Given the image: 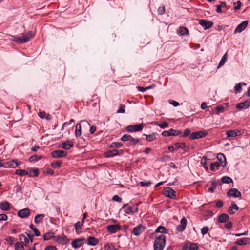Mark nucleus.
I'll return each instance as SVG.
<instances>
[{
  "label": "nucleus",
  "mask_w": 250,
  "mask_h": 250,
  "mask_svg": "<svg viewBox=\"0 0 250 250\" xmlns=\"http://www.w3.org/2000/svg\"><path fill=\"white\" fill-rule=\"evenodd\" d=\"M221 165V163H219V162H215L212 163L210 166V169L211 171H214L215 169H218L219 167H220V165Z\"/></svg>",
  "instance_id": "nucleus-32"
},
{
  "label": "nucleus",
  "mask_w": 250,
  "mask_h": 250,
  "mask_svg": "<svg viewBox=\"0 0 250 250\" xmlns=\"http://www.w3.org/2000/svg\"><path fill=\"white\" fill-rule=\"evenodd\" d=\"M163 194L165 196L170 198L172 199H175L176 197V192L171 188L167 187L163 189Z\"/></svg>",
  "instance_id": "nucleus-3"
},
{
  "label": "nucleus",
  "mask_w": 250,
  "mask_h": 250,
  "mask_svg": "<svg viewBox=\"0 0 250 250\" xmlns=\"http://www.w3.org/2000/svg\"><path fill=\"white\" fill-rule=\"evenodd\" d=\"M168 233V230L164 226H160L155 230V232L152 233L151 235L153 236L155 233Z\"/></svg>",
  "instance_id": "nucleus-21"
},
{
  "label": "nucleus",
  "mask_w": 250,
  "mask_h": 250,
  "mask_svg": "<svg viewBox=\"0 0 250 250\" xmlns=\"http://www.w3.org/2000/svg\"><path fill=\"white\" fill-rule=\"evenodd\" d=\"M250 106V99L246 101L238 103L235 107L239 110L246 109Z\"/></svg>",
  "instance_id": "nucleus-7"
},
{
  "label": "nucleus",
  "mask_w": 250,
  "mask_h": 250,
  "mask_svg": "<svg viewBox=\"0 0 250 250\" xmlns=\"http://www.w3.org/2000/svg\"><path fill=\"white\" fill-rule=\"evenodd\" d=\"M174 146L176 149L182 148L185 151H187V146L185 143H175L174 144Z\"/></svg>",
  "instance_id": "nucleus-27"
},
{
  "label": "nucleus",
  "mask_w": 250,
  "mask_h": 250,
  "mask_svg": "<svg viewBox=\"0 0 250 250\" xmlns=\"http://www.w3.org/2000/svg\"><path fill=\"white\" fill-rule=\"evenodd\" d=\"M20 163H18V160L17 159H14L11 161H9L6 162L5 166L6 167L15 168L17 167Z\"/></svg>",
  "instance_id": "nucleus-20"
},
{
  "label": "nucleus",
  "mask_w": 250,
  "mask_h": 250,
  "mask_svg": "<svg viewBox=\"0 0 250 250\" xmlns=\"http://www.w3.org/2000/svg\"><path fill=\"white\" fill-rule=\"evenodd\" d=\"M152 87H153V86H147V87H141V86H138L137 88H138V90L139 91L144 92V91H145L146 90L151 89Z\"/></svg>",
  "instance_id": "nucleus-54"
},
{
  "label": "nucleus",
  "mask_w": 250,
  "mask_h": 250,
  "mask_svg": "<svg viewBox=\"0 0 250 250\" xmlns=\"http://www.w3.org/2000/svg\"><path fill=\"white\" fill-rule=\"evenodd\" d=\"M105 250H117L112 243H107L104 246Z\"/></svg>",
  "instance_id": "nucleus-42"
},
{
  "label": "nucleus",
  "mask_w": 250,
  "mask_h": 250,
  "mask_svg": "<svg viewBox=\"0 0 250 250\" xmlns=\"http://www.w3.org/2000/svg\"><path fill=\"white\" fill-rule=\"evenodd\" d=\"M152 183L150 181L146 182V181H142L140 183V184L141 186H147L149 187Z\"/></svg>",
  "instance_id": "nucleus-58"
},
{
  "label": "nucleus",
  "mask_w": 250,
  "mask_h": 250,
  "mask_svg": "<svg viewBox=\"0 0 250 250\" xmlns=\"http://www.w3.org/2000/svg\"><path fill=\"white\" fill-rule=\"evenodd\" d=\"M45 217V215L42 214H38L36 215L34 219V221L36 224H39L42 223L43 221V218Z\"/></svg>",
  "instance_id": "nucleus-31"
},
{
  "label": "nucleus",
  "mask_w": 250,
  "mask_h": 250,
  "mask_svg": "<svg viewBox=\"0 0 250 250\" xmlns=\"http://www.w3.org/2000/svg\"><path fill=\"white\" fill-rule=\"evenodd\" d=\"M67 154L66 151L62 150H57L51 152V156L53 158H62L66 157Z\"/></svg>",
  "instance_id": "nucleus-9"
},
{
  "label": "nucleus",
  "mask_w": 250,
  "mask_h": 250,
  "mask_svg": "<svg viewBox=\"0 0 250 250\" xmlns=\"http://www.w3.org/2000/svg\"><path fill=\"white\" fill-rule=\"evenodd\" d=\"M145 229V228L141 224L135 227L132 232V233L136 236L139 235Z\"/></svg>",
  "instance_id": "nucleus-15"
},
{
  "label": "nucleus",
  "mask_w": 250,
  "mask_h": 250,
  "mask_svg": "<svg viewBox=\"0 0 250 250\" xmlns=\"http://www.w3.org/2000/svg\"><path fill=\"white\" fill-rule=\"evenodd\" d=\"M84 240V239H82V238L76 239L74 240L71 243L72 247L75 249L81 247L83 244V241Z\"/></svg>",
  "instance_id": "nucleus-18"
},
{
  "label": "nucleus",
  "mask_w": 250,
  "mask_h": 250,
  "mask_svg": "<svg viewBox=\"0 0 250 250\" xmlns=\"http://www.w3.org/2000/svg\"><path fill=\"white\" fill-rule=\"evenodd\" d=\"M234 209V202H232L231 206L229 208L228 213L230 214H233L234 213L233 212Z\"/></svg>",
  "instance_id": "nucleus-51"
},
{
  "label": "nucleus",
  "mask_w": 250,
  "mask_h": 250,
  "mask_svg": "<svg viewBox=\"0 0 250 250\" xmlns=\"http://www.w3.org/2000/svg\"><path fill=\"white\" fill-rule=\"evenodd\" d=\"M249 23L248 21H243L242 23L237 25L235 28V33H241L244 31L248 26Z\"/></svg>",
  "instance_id": "nucleus-13"
},
{
  "label": "nucleus",
  "mask_w": 250,
  "mask_h": 250,
  "mask_svg": "<svg viewBox=\"0 0 250 250\" xmlns=\"http://www.w3.org/2000/svg\"><path fill=\"white\" fill-rule=\"evenodd\" d=\"M15 249L16 250H23V245L21 242H17L15 244Z\"/></svg>",
  "instance_id": "nucleus-47"
},
{
  "label": "nucleus",
  "mask_w": 250,
  "mask_h": 250,
  "mask_svg": "<svg viewBox=\"0 0 250 250\" xmlns=\"http://www.w3.org/2000/svg\"><path fill=\"white\" fill-rule=\"evenodd\" d=\"M54 233L53 232H47L43 236L44 240H48L53 238L54 239Z\"/></svg>",
  "instance_id": "nucleus-36"
},
{
  "label": "nucleus",
  "mask_w": 250,
  "mask_h": 250,
  "mask_svg": "<svg viewBox=\"0 0 250 250\" xmlns=\"http://www.w3.org/2000/svg\"><path fill=\"white\" fill-rule=\"evenodd\" d=\"M225 227L227 229H230L232 227V223L231 222H228L225 224Z\"/></svg>",
  "instance_id": "nucleus-63"
},
{
  "label": "nucleus",
  "mask_w": 250,
  "mask_h": 250,
  "mask_svg": "<svg viewBox=\"0 0 250 250\" xmlns=\"http://www.w3.org/2000/svg\"><path fill=\"white\" fill-rule=\"evenodd\" d=\"M209 230L208 227L207 226L204 227L201 229V233L203 235L206 234Z\"/></svg>",
  "instance_id": "nucleus-56"
},
{
  "label": "nucleus",
  "mask_w": 250,
  "mask_h": 250,
  "mask_svg": "<svg viewBox=\"0 0 250 250\" xmlns=\"http://www.w3.org/2000/svg\"><path fill=\"white\" fill-rule=\"evenodd\" d=\"M229 220V216L227 214H221L218 217V221L219 223H224Z\"/></svg>",
  "instance_id": "nucleus-24"
},
{
  "label": "nucleus",
  "mask_w": 250,
  "mask_h": 250,
  "mask_svg": "<svg viewBox=\"0 0 250 250\" xmlns=\"http://www.w3.org/2000/svg\"><path fill=\"white\" fill-rule=\"evenodd\" d=\"M157 125L162 128H165L168 126V124L167 122H164L163 123L158 124L157 123Z\"/></svg>",
  "instance_id": "nucleus-61"
},
{
  "label": "nucleus",
  "mask_w": 250,
  "mask_h": 250,
  "mask_svg": "<svg viewBox=\"0 0 250 250\" xmlns=\"http://www.w3.org/2000/svg\"><path fill=\"white\" fill-rule=\"evenodd\" d=\"M62 164V161H57L51 163V167L53 168H57L60 167Z\"/></svg>",
  "instance_id": "nucleus-37"
},
{
  "label": "nucleus",
  "mask_w": 250,
  "mask_h": 250,
  "mask_svg": "<svg viewBox=\"0 0 250 250\" xmlns=\"http://www.w3.org/2000/svg\"><path fill=\"white\" fill-rule=\"evenodd\" d=\"M227 196L229 197H234V188L230 189L227 192Z\"/></svg>",
  "instance_id": "nucleus-57"
},
{
  "label": "nucleus",
  "mask_w": 250,
  "mask_h": 250,
  "mask_svg": "<svg viewBox=\"0 0 250 250\" xmlns=\"http://www.w3.org/2000/svg\"><path fill=\"white\" fill-rule=\"evenodd\" d=\"M190 133V130L189 129L187 128L186 130H185L183 134L182 133L180 136L182 137H186L188 136H190V135L191 134Z\"/></svg>",
  "instance_id": "nucleus-50"
},
{
  "label": "nucleus",
  "mask_w": 250,
  "mask_h": 250,
  "mask_svg": "<svg viewBox=\"0 0 250 250\" xmlns=\"http://www.w3.org/2000/svg\"><path fill=\"white\" fill-rule=\"evenodd\" d=\"M75 136L76 137H78L81 135V124L80 123H78L76 125V130H75Z\"/></svg>",
  "instance_id": "nucleus-34"
},
{
  "label": "nucleus",
  "mask_w": 250,
  "mask_h": 250,
  "mask_svg": "<svg viewBox=\"0 0 250 250\" xmlns=\"http://www.w3.org/2000/svg\"><path fill=\"white\" fill-rule=\"evenodd\" d=\"M138 208L137 204L132 207H128L126 208L125 210V213H126L127 214H129L130 213H135V212H138Z\"/></svg>",
  "instance_id": "nucleus-23"
},
{
  "label": "nucleus",
  "mask_w": 250,
  "mask_h": 250,
  "mask_svg": "<svg viewBox=\"0 0 250 250\" xmlns=\"http://www.w3.org/2000/svg\"><path fill=\"white\" fill-rule=\"evenodd\" d=\"M83 225L82 223H81V222H77L75 224V229H76V231L77 233H79V231L81 229H82V226Z\"/></svg>",
  "instance_id": "nucleus-48"
},
{
  "label": "nucleus",
  "mask_w": 250,
  "mask_h": 250,
  "mask_svg": "<svg viewBox=\"0 0 250 250\" xmlns=\"http://www.w3.org/2000/svg\"><path fill=\"white\" fill-rule=\"evenodd\" d=\"M45 250H57L55 246H47L46 247Z\"/></svg>",
  "instance_id": "nucleus-64"
},
{
  "label": "nucleus",
  "mask_w": 250,
  "mask_h": 250,
  "mask_svg": "<svg viewBox=\"0 0 250 250\" xmlns=\"http://www.w3.org/2000/svg\"><path fill=\"white\" fill-rule=\"evenodd\" d=\"M30 213L29 208H25L24 209L19 210L18 212V216L21 218H24L28 217Z\"/></svg>",
  "instance_id": "nucleus-12"
},
{
  "label": "nucleus",
  "mask_w": 250,
  "mask_h": 250,
  "mask_svg": "<svg viewBox=\"0 0 250 250\" xmlns=\"http://www.w3.org/2000/svg\"><path fill=\"white\" fill-rule=\"evenodd\" d=\"M144 127V124L143 123L138 124V125H131L127 126L125 130L126 131L128 132H137V131H141L143 130V128Z\"/></svg>",
  "instance_id": "nucleus-4"
},
{
  "label": "nucleus",
  "mask_w": 250,
  "mask_h": 250,
  "mask_svg": "<svg viewBox=\"0 0 250 250\" xmlns=\"http://www.w3.org/2000/svg\"><path fill=\"white\" fill-rule=\"evenodd\" d=\"M215 110L217 114H219L220 112H223L224 107L222 106H218L215 108Z\"/></svg>",
  "instance_id": "nucleus-59"
},
{
  "label": "nucleus",
  "mask_w": 250,
  "mask_h": 250,
  "mask_svg": "<svg viewBox=\"0 0 250 250\" xmlns=\"http://www.w3.org/2000/svg\"><path fill=\"white\" fill-rule=\"evenodd\" d=\"M8 219L7 216L5 214H0V221H6Z\"/></svg>",
  "instance_id": "nucleus-62"
},
{
  "label": "nucleus",
  "mask_w": 250,
  "mask_h": 250,
  "mask_svg": "<svg viewBox=\"0 0 250 250\" xmlns=\"http://www.w3.org/2000/svg\"><path fill=\"white\" fill-rule=\"evenodd\" d=\"M249 239L248 238H243L240 239H237L235 241V244L239 245H244L249 243Z\"/></svg>",
  "instance_id": "nucleus-25"
},
{
  "label": "nucleus",
  "mask_w": 250,
  "mask_h": 250,
  "mask_svg": "<svg viewBox=\"0 0 250 250\" xmlns=\"http://www.w3.org/2000/svg\"><path fill=\"white\" fill-rule=\"evenodd\" d=\"M170 135L171 136H180L182 134V132L180 130H175L174 129H170Z\"/></svg>",
  "instance_id": "nucleus-38"
},
{
  "label": "nucleus",
  "mask_w": 250,
  "mask_h": 250,
  "mask_svg": "<svg viewBox=\"0 0 250 250\" xmlns=\"http://www.w3.org/2000/svg\"><path fill=\"white\" fill-rule=\"evenodd\" d=\"M19 239L21 241V243H23H23L24 244V245L26 246V247H28L29 246V239L28 238H27L23 234H21L19 235Z\"/></svg>",
  "instance_id": "nucleus-30"
},
{
  "label": "nucleus",
  "mask_w": 250,
  "mask_h": 250,
  "mask_svg": "<svg viewBox=\"0 0 250 250\" xmlns=\"http://www.w3.org/2000/svg\"><path fill=\"white\" fill-rule=\"evenodd\" d=\"M242 85H246V83H239L235 85V91L240 92L242 90Z\"/></svg>",
  "instance_id": "nucleus-49"
},
{
  "label": "nucleus",
  "mask_w": 250,
  "mask_h": 250,
  "mask_svg": "<svg viewBox=\"0 0 250 250\" xmlns=\"http://www.w3.org/2000/svg\"><path fill=\"white\" fill-rule=\"evenodd\" d=\"M146 137V140L148 142H151L156 139V133H153L151 134L146 135L144 134Z\"/></svg>",
  "instance_id": "nucleus-35"
},
{
  "label": "nucleus",
  "mask_w": 250,
  "mask_h": 250,
  "mask_svg": "<svg viewBox=\"0 0 250 250\" xmlns=\"http://www.w3.org/2000/svg\"><path fill=\"white\" fill-rule=\"evenodd\" d=\"M34 36L35 32L32 31H30L23 36L16 37L15 36H11V40L18 43L22 44L29 41L34 37Z\"/></svg>",
  "instance_id": "nucleus-1"
},
{
  "label": "nucleus",
  "mask_w": 250,
  "mask_h": 250,
  "mask_svg": "<svg viewBox=\"0 0 250 250\" xmlns=\"http://www.w3.org/2000/svg\"><path fill=\"white\" fill-rule=\"evenodd\" d=\"M15 173L20 176L27 175V174H28L27 170L23 169H17L15 171Z\"/></svg>",
  "instance_id": "nucleus-39"
},
{
  "label": "nucleus",
  "mask_w": 250,
  "mask_h": 250,
  "mask_svg": "<svg viewBox=\"0 0 250 250\" xmlns=\"http://www.w3.org/2000/svg\"><path fill=\"white\" fill-rule=\"evenodd\" d=\"M217 158L219 161V163H221V165L223 167H225L226 163V158L225 155L222 153H219L217 155Z\"/></svg>",
  "instance_id": "nucleus-28"
},
{
  "label": "nucleus",
  "mask_w": 250,
  "mask_h": 250,
  "mask_svg": "<svg viewBox=\"0 0 250 250\" xmlns=\"http://www.w3.org/2000/svg\"><path fill=\"white\" fill-rule=\"evenodd\" d=\"M119 154L118 150L117 149H114L112 150H108L107 152L104 153V155L105 157L108 158L110 157H113L117 156Z\"/></svg>",
  "instance_id": "nucleus-19"
},
{
  "label": "nucleus",
  "mask_w": 250,
  "mask_h": 250,
  "mask_svg": "<svg viewBox=\"0 0 250 250\" xmlns=\"http://www.w3.org/2000/svg\"><path fill=\"white\" fill-rule=\"evenodd\" d=\"M207 158L206 156H203L201 160V163L203 167L207 169L208 170V167L206 166L207 165Z\"/></svg>",
  "instance_id": "nucleus-46"
},
{
  "label": "nucleus",
  "mask_w": 250,
  "mask_h": 250,
  "mask_svg": "<svg viewBox=\"0 0 250 250\" xmlns=\"http://www.w3.org/2000/svg\"><path fill=\"white\" fill-rule=\"evenodd\" d=\"M0 208L4 211H8L10 209V204L7 201L2 202L0 203Z\"/></svg>",
  "instance_id": "nucleus-22"
},
{
  "label": "nucleus",
  "mask_w": 250,
  "mask_h": 250,
  "mask_svg": "<svg viewBox=\"0 0 250 250\" xmlns=\"http://www.w3.org/2000/svg\"><path fill=\"white\" fill-rule=\"evenodd\" d=\"M227 57H228L227 53H226L222 57V58L219 62V65L218 66V68L221 67L225 64V63L226 62V60L227 59Z\"/></svg>",
  "instance_id": "nucleus-40"
},
{
  "label": "nucleus",
  "mask_w": 250,
  "mask_h": 250,
  "mask_svg": "<svg viewBox=\"0 0 250 250\" xmlns=\"http://www.w3.org/2000/svg\"><path fill=\"white\" fill-rule=\"evenodd\" d=\"M158 12L159 15H163L165 12V7L164 5L160 6L158 9Z\"/></svg>",
  "instance_id": "nucleus-52"
},
{
  "label": "nucleus",
  "mask_w": 250,
  "mask_h": 250,
  "mask_svg": "<svg viewBox=\"0 0 250 250\" xmlns=\"http://www.w3.org/2000/svg\"><path fill=\"white\" fill-rule=\"evenodd\" d=\"M54 241L60 244L65 245L69 242V239L65 235H57L54 237Z\"/></svg>",
  "instance_id": "nucleus-6"
},
{
  "label": "nucleus",
  "mask_w": 250,
  "mask_h": 250,
  "mask_svg": "<svg viewBox=\"0 0 250 250\" xmlns=\"http://www.w3.org/2000/svg\"><path fill=\"white\" fill-rule=\"evenodd\" d=\"M198 245L195 243L189 242L185 244L183 246L184 250H198Z\"/></svg>",
  "instance_id": "nucleus-10"
},
{
  "label": "nucleus",
  "mask_w": 250,
  "mask_h": 250,
  "mask_svg": "<svg viewBox=\"0 0 250 250\" xmlns=\"http://www.w3.org/2000/svg\"><path fill=\"white\" fill-rule=\"evenodd\" d=\"M123 146V144L120 142H112L110 146V147L111 148H119Z\"/></svg>",
  "instance_id": "nucleus-45"
},
{
  "label": "nucleus",
  "mask_w": 250,
  "mask_h": 250,
  "mask_svg": "<svg viewBox=\"0 0 250 250\" xmlns=\"http://www.w3.org/2000/svg\"><path fill=\"white\" fill-rule=\"evenodd\" d=\"M112 200L121 203L122 201V199L118 195H115L112 197Z\"/></svg>",
  "instance_id": "nucleus-60"
},
{
  "label": "nucleus",
  "mask_w": 250,
  "mask_h": 250,
  "mask_svg": "<svg viewBox=\"0 0 250 250\" xmlns=\"http://www.w3.org/2000/svg\"><path fill=\"white\" fill-rule=\"evenodd\" d=\"M74 146V143L71 140H67L62 144L61 147L65 150H69Z\"/></svg>",
  "instance_id": "nucleus-17"
},
{
  "label": "nucleus",
  "mask_w": 250,
  "mask_h": 250,
  "mask_svg": "<svg viewBox=\"0 0 250 250\" xmlns=\"http://www.w3.org/2000/svg\"><path fill=\"white\" fill-rule=\"evenodd\" d=\"M42 158V156H38L37 155H34L31 156L29 158V161L30 162H33V161H38L39 160H40Z\"/></svg>",
  "instance_id": "nucleus-43"
},
{
  "label": "nucleus",
  "mask_w": 250,
  "mask_h": 250,
  "mask_svg": "<svg viewBox=\"0 0 250 250\" xmlns=\"http://www.w3.org/2000/svg\"><path fill=\"white\" fill-rule=\"evenodd\" d=\"M166 236L162 234L156 238L154 243V250H163L166 245Z\"/></svg>",
  "instance_id": "nucleus-2"
},
{
  "label": "nucleus",
  "mask_w": 250,
  "mask_h": 250,
  "mask_svg": "<svg viewBox=\"0 0 250 250\" xmlns=\"http://www.w3.org/2000/svg\"><path fill=\"white\" fill-rule=\"evenodd\" d=\"M187 224V220L185 217H183L180 221V224L177 226V230L179 232L183 231L185 229Z\"/></svg>",
  "instance_id": "nucleus-14"
},
{
  "label": "nucleus",
  "mask_w": 250,
  "mask_h": 250,
  "mask_svg": "<svg viewBox=\"0 0 250 250\" xmlns=\"http://www.w3.org/2000/svg\"><path fill=\"white\" fill-rule=\"evenodd\" d=\"M120 229L121 226L119 224L111 225L107 226V230L112 233L116 232Z\"/></svg>",
  "instance_id": "nucleus-16"
},
{
  "label": "nucleus",
  "mask_w": 250,
  "mask_h": 250,
  "mask_svg": "<svg viewBox=\"0 0 250 250\" xmlns=\"http://www.w3.org/2000/svg\"><path fill=\"white\" fill-rule=\"evenodd\" d=\"M28 175L30 177H38L39 174V170L38 168L28 167L27 168Z\"/></svg>",
  "instance_id": "nucleus-11"
},
{
  "label": "nucleus",
  "mask_w": 250,
  "mask_h": 250,
  "mask_svg": "<svg viewBox=\"0 0 250 250\" xmlns=\"http://www.w3.org/2000/svg\"><path fill=\"white\" fill-rule=\"evenodd\" d=\"M131 136L129 134H125L121 138V140L123 142L129 141L131 138Z\"/></svg>",
  "instance_id": "nucleus-44"
},
{
  "label": "nucleus",
  "mask_w": 250,
  "mask_h": 250,
  "mask_svg": "<svg viewBox=\"0 0 250 250\" xmlns=\"http://www.w3.org/2000/svg\"><path fill=\"white\" fill-rule=\"evenodd\" d=\"M207 135V133L205 131L194 132L190 135L189 139L190 140L198 139L205 137Z\"/></svg>",
  "instance_id": "nucleus-5"
},
{
  "label": "nucleus",
  "mask_w": 250,
  "mask_h": 250,
  "mask_svg": "<svg viewBox=\"0 0 250 250\" xmlns=\"http://www.w3.org/2000/svg\"><path fill=\"white\" fill-rule=\"evenodd\" d=\"M227 137H233L234 136V130H228L226 132Z\"/></svg>",
  "instance_id": "nucleus-55"
},
{
  "label": "nucleus",
  "mask_w": 250,
  "mask_h": 250,
  "mask_svg": "<svg viewBox=\"0 0 250 250\" xmlns=\"http://www.w3.org/2000/svg\"><path fill=\"white\" fill-rule=\"evenodd\" d=\"M221 181L223 183L229 184L230 183H233L232 179L228 176L223 177L221 179Z\"/></svg>",
  "instance_id": "nucleus-41"
},
{
  "label": "nucleus",
  "mask_w": 250,
  "mask_h": 250,
  "mask_svg": "<svg viewBox=\"0 0 250 250\" xmlns=\"http://www.w3.org/2000/svg\"><path fill=\"white\" fill-rule=\"evenodd\" d=\"M98 240L94 237L90 236L88 238V245L95 246L98 243Z\"/></svg>",
  "instance_id": "nucleus-29"
},
{
  "label": "nucleus",
  "mask_w": 250,
  "mask_h": 250,
  "mask_svg": "<svg viewBox=\"0 0 250 250\" xmlns=\"http://www.w3.org/2000/svg\"><path fill=\"white\" fill-rule=\"evenodd\" d=\"M177 32L180 35L185 36L189 35V30L185 27H180Z\"/></svg>",
  "instance_id": "nucleus-26"
},
{
  "label": "nucleus",
  "mask_w": 250,
  "mask_h": 250,
  "mask_svg": "<svg viewBox=\"0 0 250 250\" xmlns=\"http://www.w3.org/2000/svg\"><path fill=\"white\" fill-rule=\"evenodd\" d=\"M140 141V139L138 138H134L132 137H131V138L130 139V140L129 141V143L127 144V146H135L137 144H138Z\"/></svg>",
  "instance_id": "nucleus-33"
},
{
  "label": "nucleus",
  "mask_w": 250,
  "mask_h": 250,
  "mask_svg": "<svg viewBox=\"0 0 250 250\" xmlns=\"http://www.w3.org/2000/svg\"><path fill=\"white\" fill-rule=\"evenodd\" d=\"M125 105L124 104H120V108L117 110V113H124L125 112V110L124 108H125Z\"/></svg>",
  "instance_id": "nucleus-53"
},
{
  "label": "nucleus",
  "mask_w": 250,
  "mask_h": 250,
  "mask_svg": "<svg viewBox=\"0 0 250 250\" xmlns=\"http://www.w3.org/2000/svg\"><path fill=\"white\" fill-rule=\"evenodd\" d=\"M199 23L205 29H208L213 25V22L210 21H208L204 19H201L199 21Z\"/></svg>",
  "instance_id": "nucleus-8"
}]
</instances>
